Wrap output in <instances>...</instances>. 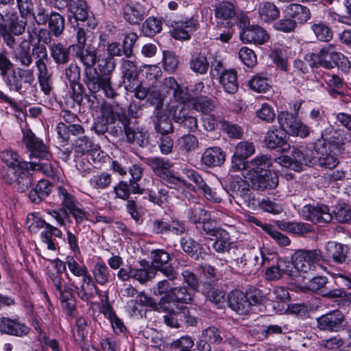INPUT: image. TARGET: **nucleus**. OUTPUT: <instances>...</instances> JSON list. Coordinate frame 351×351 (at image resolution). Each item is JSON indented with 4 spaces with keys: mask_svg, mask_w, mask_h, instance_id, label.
I'll use <instances>...</instances> for the list:
<instances>
[{
    "mask_svg": "<svg viewBox=\"0 0 351 351\" xmlns=\"http://www.w3.org/2000/svg\"><path fill=\"white\" fill-rule=\"evenodd\" d=\"M300 106V103H296L293 105L294 114L282 111L278 114L277 118L280 128L287 134L305 138L309 134L310 130L308 127L298 118Z\"/></svg>",
    "mask_w": 351,
    "mask_h": 351,
    "instance_id": "obj_5",
    "label": "nucleus"
},
{
    "mask_svg": "<svg viewBox=\"0 0 351 351\" xmlns=\"http://www.w3.org/2000/svg\"><path fill=\"white\" fill-rule=\"evenodd\" d=\"M231 191V196L234 198H240L248 206H254L256 199L252 195L249 185L241 178H234L228 185Z\"/></svg>",
    "mask_w": 351,
    "mask_h": 351,
    "instance_id": "obj_22",
    "label": "nucleus"
},
{
    "mask_svg": "<svg viewBox=\"0 0 351 351\" xmlns=\"http://www.w3.org/2000/svg\"><path fill=\"white\" fill-rule=\"evenodd\" d=\"M250 88L258 93H265L269 89L268 80L262 74L253 76L248 82Z\"/></svg>",
    "mask_w": 351,
    "mask_h": 351,
    "instance_id": "obj_63",
    "label": "nucleus"
},
{
    "mask_svg": "<svg viewBox=\"0 0 351 351\" xmlns=\"http://www.w3.org/2000/svg\"><path fill=\"white\" fill-rule=\"evenodd\" d=\"M161 88L167 93L172 91L174 101L180 104L191 102L193 99L188 88L180 86L173 77H165L162 81Z\"/></svg>",
    "mask_w": 351,
    "mask_h": 351,
    "instance_id": "obj_16",
    "label": "nucleus"
},
{
    "mask_svg": "<svg viewBox=\"0 0 351 351\" xmlns=\"http://www.w3.org/2000/svg\"><path fill=\"white\" fill-rule=\"evenodd\" d=\"M302 215L304 219L314 223H328L333 218L329 207L325 204L305 205Z\"/></svg>",
    "mask_w": 351,
    "mask_h": 351,
    "instance_id": "obj_10",
    "label": "nucleus"
},
{
    "mask_svg": "<svg viewBox=\"0 0 351 351\" xmlns=\"http://www.w3.org/2000/svg\"><path fill=\"white\" fill-rule=\"evenodd\" d=\"M179 149L185 153H189L198 148L199 141L196 136L192 134H184L177 141Z\"/></svg>",
    "mask_w": 351,
    "mask_h": 351,
    "instance_id": "obj_58",
    "label": "nucleus"
},
{
    "mask_svg": "<svg viewBox=\"0 0 351 351\" xmlns=\"http://www.w3.org/2000/svg\"><path fill=\"white\" fill-rule=\"evenodd\" d=\"M244 178L250 180L254 189L260 191L274 189L279 182L278 174L273 171L254 174L252 176H244Z\"/></svg>",
    "mask_w": 351,
    "mask_h": 351,
    "instance_id": "obj_18",
    "label": "nucleus"
},
{
    "mask_svg": "<svg viewBox=\"0 0 351 351\" xmlns=\"http://www.w3.org/2000/svg\"><path fill=\"white\" fill-rule=\"evenodd\" d=\"M168 110L174 122L178 123L188 132H194L197 130V118L190 114L189 110L184 106H169Z\"/></svg>",
    "mask_w": 351,
    "mask_h": 351,
    "instance_id": "obj_13",
    "label": "nucleus"
},
{
    "mask_svg": "<svg viewBox=\"0 0 351 351\" xmlns=\"http://www.w3.org/2000/svg\"><path fill=\"white\" fill-rule=\"evenodd\" d=\"M26 40H23L21 43L20 50L14 54V58L21 66L29 67L33 62V56L29 53V44L26 45Z\"/></svg>",
    "mask_w": 351,
    "mask_h": 351,
    "instance_id": "obj_54",
    "label": "nucleus"
},
{
    "mask_svg": "<svg viewBox=\"0 0 351 351\" xmlns=\"http://www.w3.org/2000/svg\"><path fill=\"white\" fill-rule=\"evenodd\" d=\"M235 14L234 5L230 2L225 1L218 4L215 8V15L217 20V28L219 30L220 23L223 24V21H226L227 25H230L228 21Z\"/></svg>",
    "mask_w": 351,
    "mask_h": 351,
    "instance_id": "obj_45",
    "label": "nucleus"
},
{
    "mask_svg": "<svg viewBox=\"0 0 351 351\" xmlns=\"http://www.w3.org/2000/svg\"><path fill=\"white\" fill-rule=\"evenodd\" d=\"M123 128L124 134L128 143L135 144L142 147L147 146L149 135L147 132L142 130H135L130 126V123L125 125Z\"/></svg>",
    "mask_w": 351,
    "mask_h": 351,
    "instance_id": "obj_38",
    "label": "nucleus"
},
{
    "mask_svg": "<svg viewBox=\"0 0 351 351\" xmlns=\"http://www.w3.org/2000/svg\"><path fill=\"white\" fill-rule=\"evenodd\" d=\"M27 39L26 45L29 44L32 46V54L35 60H49L48 53L46 47L40 44V36L38 34L35 27H29L27 30Z\"/></svg>",
    "mask_w": 351,
    "mask_h": 351,
    "instance_id": "obj_25",
    "label": "nucleus"
},
{
    "mask_svg": "<svg viewBox=\"0 0 351 351\" xmlns=\"http://www.w3.org/2000/svg\"><path fill=\"white\" fill-rule=\"evenodd\" d=\"M91 272L93 281L101 286L106 285L112 277L110 270L103 261L97 262L93 266Z\"/></svg>",
    "mask_w": 351,
    "mask_h": 351,
    "instance_id": "obj_41",
    "label": "nucleus"
},
{
    "mask_svg": "<svg viewBox=\"0 0 351 351\" xmlns=\"http://www.w3.org/2000/svg\"><path fill=\"white\" fill-rule=\"evenodd\" d=\"M50 156L46 158H38L39 162H31L32 171H40L47 177L54 178L57 175L58 169L54 162L51 161Z\"/></svg>",
    "mask_w": 351,
    "mask_h": 351,
    "instance_id": "obj_42",
    "label": "nucleus"
},
{
    "mask_svg": "<svg viewBox=\"0 0 351 351\" xmlns=\"http://www.w3.org/2000/svg\"><path fill=\"white\" fill-rule=\"evenodd\" d=\"M96 284L90 274L83 278L80 287H75L78 297L85 302L93 298L99 291Z\"/></svg>",
    "mask_w": 351,
    "mask_h": 351,
    "instance_id": "obj_35",
    "label": "nucleus"
},
{
    "mask_svg": "<svg viewBox=\"0 0 351 351\" xmlns=\"http://www.w3.org/2000/svg\"><path fill=\"white\" fill-rule=\"evenodd\" d=\"M316 57L317 64L328 69L338 67L343 72H349L351 63L343 53L338 51L335 45L329 44L322 47L317 54H312Z\"/></svg>",
    "mask_w": 351,
    "mask_h": 351,
    "instance_id": "obj_2",
    "label": "nucleus"
},
{
    "mask_svg": "<svg viewBox=\"0 0 351 351\" xmlns=\"http://www.w3.org/2000/svg\"><path fill=\"white\" fill-rule=\"evenodd\" d=\"M55 289L60 295L62 307L67 311L69 315H71L75 309V300L68 285L62 286L61 290Z\"/></svg>",
    "mask_w": 351,
    "mask_h": 351,
    "instance_id": "obj_53",
    "label": "nucleus"
},
{
    "mask_svg": "<svg viewBox=\"0 0 351 351\" xmlns=\"http://www.w3.org/2000/svg\"><path fill=\"white\" fill-rule=\"evenodd\" d=\"M138 36L134 32H130L125 35L122 45L117 42L108 44L107 51L108 54L114 58V56H124L130 58L133 54V47L136 42Z\"/></svg>",
    "mask_w": 351,
    "mask_h": 351,
    "instance_id": "obj_19",
    "label": "nucleus"
},
{
    "mask_svg": "<svg viewBox=\"0 0 351 351\" xmlns=\"http://www.w3.org/2000/svg\"><path fill=\"white\" fill-rule=\"evenodd\" d=\"M159 311L166 313L163 319L165 323L171 328H179L182 324V317H184V313L181 312V309L176 311L174 306L171 305L170 310H164L160 308Z\"/></svg>",
    "mask_w": 351,
    "mask_h": 351,
    "instance_id": "obj_56",
    "label": "nucleus"
},
{
    "mask_svg": "<svg viewBox=\"0 0 351 351\" xmlns=\"http://www.w3.org/2000/svg\"><path fill=\"white\" fill-rule=\"evenodd\" d=\"M145 163L152 169L154 173L164 180L173 171L170 169L171 163L160 157H151L145 159Z\"/></svg>",
    "mask_w": 351,
    "mask_h": 351,
    "instance_id": "obj_36",
    "label": "nucleus"
},
{
    "mask_svg": "<svg viewBox=\"0 0 351 351\" xmlns=\"http://www.w3.org/2000/svg\"><path fill=\"white\" fill-rule=\"evenodd\" d=\"M49 60L35 61V66L37 69V77L41 90L45 95H49L52 90V74L49 71L47 63Z\"/></svg>",
    "mask_w": 351,
    "mask_h": 351,
    "instance_id": "obj_27",
    "label": "nucleus"
},
{
    "mask_svg": "<svg viewBox=\"0 0 351 351\" xmlns=\"http://www.w3.org/2000/svg\"><path fill=\"white\" fill-rule=\"evenodd\" d=\"M219 83L225 92L228 94H234L239 88L237 72L234 69L223 71L219 75Z\"/></svg>",
    "mask_w": 351,
    "mask_h": 351,
    "instance_id": "obj_40",
    "label": "nucleus"
},
{
    "mask_svg": "<svg viewBox=\"0 0 351 351\" xmlns=\"http://www.w3.org/2000/svg\"><path fill=\"white\" fill-rule=\"evenodd\" d=\"M0 158L12 171L20 168L26 169L28 165L27 162L23 160L16 152L11 150L3 151L0 154Z\"/></svg>",
    "mask_w": 351,
    "mask_h": 351,
    "instance_id": "obj_43",
    "label": "nucleus"
},
{
    "mask_svg": "<svg viewBox=\"0 0 351 351\" xmlns=\"http://www.w3.org/2000/svg\"><path fill=\"white\" fill-rule=\"evenodd\" d=\"M53 265L55 271L49 273V283L53 289H59L61 290L62 286L66 285L64 276L68 277V274L65 273L66 261L64 262L59 258L51 261Z\"/></svg>",
    "mask_w": 351,
    "mask_h": 351,
    "instance_id": "obj_32",
    "label": "nucleus"
},
{
    "mask_svg": "<svg viewBox=\"0 0 351 351\" xmlns=\"http://www.w3.org/2000/svg\"><path fill=\"white\" fill-rule=\"evenodd\" d=\"M313 160L311 151L302 146L293 147L291 156H281L276 159L282 167L295 171H300L304 166H309Z\"/></svg>",
    "mask_w": 351,
    "mask_h": 351,
    "instance_id": "obj_6",
    "label": "nucleus"
},
{
    "mask_svg": "<svg viewBox=\"0 0 351 351\" xmlns=\"http://www.w3.org/2000/svg\"><path fill=\"white\" fill-rule=\"evenodd\" d=\"M311 29L315 38L321 42H329L333 36L330 27L322 21H313L310 23Z\"/></svg>",
    "mask_w": 351,
    "mask_h": 351,
    "instance_id": "obj_48",
    "label": "nucleus"
},
{
    "mask_svg": "<svg viewBox=\"0 0 351 351\" xmlns=\"http://www.w3.org/2000/svg\"><path fill=\"white\" fill-rule=\"evenodd\" d=\"M192 298V292L185 287L171 289L158 302L159 309L170 310L171 305L175 306L176 302L189 303Z\"/></svg>",
    "mask_w": 351,
    "mask_h": 351,
    "instance_id": "obj_11",
    "label": "nucleus"
},
{
    "mask_svg": "<svg viewBox=\"0 0 351 351\" xmlns=\"http://www.w3.org/2000/svg\"><path fill=\"white\" fill-rule=\"evenodd\" d=\"M71 48L61 43H53L49 47L50 55L57 64H66L69 60Z\"/></svg>",
    "mask_w": 351,
    "mask_h": 351,
    "instance_id": "obj_46",
    "label": "nucleus"
},
{
    "mask_svg": "<svg viewBox=\"0 0 351 351\" xmlns=\"http://www.w3.org/2000/svg\"><path fill=\"white\" fill-rule=\"evenodd\" d=\"M235 258L231 261L244 274H255L263 265L266 257L262 251L258 253L250 250L234 249Z\"/></svg>",
    "mask_w": 351,
    "mask_h": 351,
    "instance_id": "obj_3",
    "label": "nucleus"
},
{
    "mask_svg": "<svg viewBox=\"0 0 351 351\" xmlns=\"http://www.w3.org/2000/svg\"><path fill=\"white\" fill-rule=\"evenodd\" d=\"M317 327L322 330L340 332L345 328V317L339 311H334L317 319Z\"/></svg>",
    "mask_w": 351,
    "mask_h": 351,
    "instance_id": "obj_14",
    "label": "nucleus"
},
{
    "mask_svg": "<svg viewBox=\"0 0 351 351\" xmlns=\"http://www.w3.org/2000/svg\"><path fill=\"white\" fill-rule=\"evenodd\" d=\"M162 29V21L155 17H149L142 25V32L146 36H154Z\"/></svg>",
    "mask_w": 351,
    "mask_h": 351,
    "instance_id": "obj_60",
    "label": "nucleus"
},
{
    "mask_svg": "<svg viewBox=\"0 0 351 351\" xmlns=\"http://www.w3.org/2000/svg\"><path fill=\"white\" fill-rule=\"evenodd\" d=\"M226 160V154L219 147H210L204 150L201 156V162L207 167H219Z\"/></svg>",
    "mask_w": 351,
    "mask_h": 351,
    "instance_id": "obj_30",
    "label": "nucleus"
},
{
    "mask_svg": "<svg viewBox=\"0 0 351 351\" xmlns=\"http://www.w3.org/2000/svg\"><path fill=\"white\" fill-rule=\"evenodd\" d=\"M241 40L245 43L263 45L269 39V34L259 25H251L240 33Z\"/></svg>",
    "mask_w": 351,
    "mask_h": 351,
    "instance_id": "obj_28",
    "label": "nucleus"
},
{
    "mask_svg": "<svg viewBox=\"0 0 351 351\" xmlns=\"http://www.w3.org/2000/svg\"><path fill=\"white\" fill-rule=\"evenodd\" d=\"M163 180L166 182L168 187L176 190L180 193H184L186 189L194 190V187L191 184L173 171L169 174Z\"/></svg>",
    "mask_w": 351,
    "mask_h": 351,
    "instance_id": "obj_49",
    "label": "nucleus"
},
{
    "mask_svg": "<svg viewBox=\"0 0 351 351\" xmlns=\"http://www.w3.org/2000/svg\"><path fill=\"white\" fill-rule=\"evenodd\" d=\"M66 263L70 272L75 277L83 278L90 275L86 266L84 263H78L74 256H68L66 258Z\"/></svg>",
    "mask_w": 351,
    "mask_h": 351,
    "instance_id": "obj_59",
    "label": "nucleus"
},
{
    "mask_svg": "<svg viewBox=\"0 0 351 351\" xmlns=\"http://www.w3.org/2000/svg\"><path fill=\"white\" fill-rule=\"evenodd\" d=\"M188 218L193 223L208 222L210 215L207 210L200 206L191 208L188 212Z\"/></svg>",
    "mask_w": 351,
    "mask_h": 351,
    "instance_id": "obj_61",
    "label": "nucleus"
},
{
    "mask_svg": "<svg viewBox=\"0 0 351 351\" xmlns=\"http://www.w3.org/2000/svg\"><path fill=\"white\" fill-rule=\"evenodd\" d=\"M68 12L77 21L86 22L88 28L93 29L97 23L89 17L87 3L85 0H69L66 5Z\"/></svg>",
    "mask_w": 351,
    "mask_h": 351,
    "instance_id": "obj_21",
    "label": "nucleus"
},
{
    "mask_svg": "<svg viewBox=\"0 0 351 351\" xmlns=\"http://www.w3.org/2000/svg\"><path fill=\"white\" fill-rule=\"evenodd\" d=\"M288 16L295 21L296 23H306L311 19L310 10L303 5L299 3H291L287 8Z\"/></svg>",
    "mask_w": 351,
    "mask_h": 351,
    "instance_id": "obj_39",
    "label": "nucleus"
},
{
    "mask_svg": "<svg viewBox=\"0 0 351 351\" xmlns=\"http://www.w3.org/2000/svg\"><path fill=\"white\" fill-rule=\"evenodd\" d=\"M101 119L107 123H115L119 121L123 127L128 123H131V119L125 109L108 104L104 105L101 109Z\"/></svg>",
    "mask_w": 351,
    "mask_h": 351,
    "instance_id": "obj_23",
    "label": "nucleus"
},
{
    "mask_svg": "<svg viewBox=\"0 0 351 351\" xmlns=\"http://www.w3.org/2000/svg\"><path fill=\"white\" fill-rule=\"evenodd\" d=\"M273 161L270 156L267 154H258L256 157L249 161V169L244 176H252L254 174H259L267 171L272 166Z\"/></svg>",
    "mask_w": 351,
    "mask_h": 351,
    "instance_id": "obj_31",
    "label": "nucleus"
},
{
    "mask_svg": "<svg viewBox=\"0 0 351 351\" xmlns=\"http://www.w3.org/2000/svg\"><path fill=\"white\" fill-rule=\"evenodd\" d=\"M259 19L265 23H271L280 16L279 8L273 3L264 1L258 9Z\"/></svg>",
    "mask_w": 351,
    "mask_h": 351,
    "instance_id": "obj_44",
    "label": "nucleus"
},
{
    "mask_svg": "<svg viewBox=\"0 0 351 351\" xmlns=\"http://www.w3.org/2000/svg\"><path fill=\"white\" fill-rule=\"evenodd\" d=\"M182 172L196 185L197 189L201 191L204 197L213 202H220L221 199L204 180L202 176L195 169L184 167Z\"/></svg>",
    "mask_w": 351,
    "mask_h": 351,
    "instance_id": "obj_15",
    "label": "nucleus"
},
{
    "mask_svg": "<svg viewBox=\"0 0 351 351\" xmlns=\"http://www.w3.org/2000/svg\"><path fill=\"white\" fill-rule=\"evenodd\" d=\"M152 266L155 271H160L170 280H175L178 273L171 265H167L170 260L169 254L165 250H154L151 252Z\"/></svg>",
    "mask_w": 351,
    "mask_h": 351,
    "instance_id": "obj_12",
    "label": "nucleus"
},
{
    "mask_svg": "<svg viewBox=\"0 0 351 351\" xmlns=\"http://www.w3.org/2000/svg\"><path fill=\"white\" fill-rule=\"evenodd\" d=\"M326 256L337 264H348L351 262V252L348 245L330 241L325 245Z\"/></svg>",
    "mask_w": 351,
    "mask_h": 351,
    "instance_id": "obj_17",
    "label": "nucleus"
},
{
    "mask_svg": "<svg viewBox=\"0 0 351 351\" xmlns=\"http://www.w3.org/2000/svg\"><path fill=\"white\" fill-rule=\"evenodd\" d=\"M230 308L238 314H246L250 310L244 293L239 290L232 291L228 296Z\"/></svg>",
    "mask_w": 351,
    "mask_h": 351,
    "instance_id": "obj_37",
    "label": "nucleus"
},
{
    "mask_svg": "<svg viewBox=\"0 0 351 351\" xmlns=\"http://www.w3.org/2000/svg\"><path fill=\"white\" fill-rule=\"evenodd\" d=\"M277 226L281 230L295 234H304L311 231V226L306 223L278 221Z\"/></svg>",
    "mask_w": 351,
    "mask_h": 351,
    "instance_id": "obj_47",
    "label": "nucleus"
},
{
    "mask_svg": "<svg viewBox=\"0 0 351 351\" xmlns=\"http://www.w3.org/2000/svg\"><path fill=\"white\" fill-rule=\"evenodd\" d=\"M95 144L87 136L79 137L73 143L75 152L79 155L88 154Z\"/></svg>",
    "mask_w": 351,
    "mask_h": 351,
    "instance_id": "obj_64",
    "label": "nucleus"
},
{
    "mask_svg": "<svg viewBox=\"0 0 351 351\" xmlns=\"http://www.w3.org/2000/svg\"><path fill=\"white\" fill-rule=\"evenodd\" d=\"M124 20L131 25L139 24L146 16V8L137 1H130L122 9Z\"/></svg>",
    "mask_w": 351,
    "mask_h": 351,
    "instance_id": "obj_24",
    "label": "nucleus"
},
{
    "mask_svg": "<svg viewBox=\"0 0 351 351\" xmlns=\"http://www.w3.org/2000/svg\"><path fill=\"white\" fill-rule=\"evenodd\" d=\"M331 143L323 138L317 139L314 143L315 151L319 155L317 158L320 167L333 169L339 164V159L332 154Z\"/></svg>",
    "mask_w": 351,
    "mask_h": 351,
    "instance_id": "obj_9",
    "label": "nucleus"
},
{
    "mask_svg": "<svg viewBox=\"0 0 351 351\" xmlns=\"http://www.w3.org/2000/svg\"><path fill=\"white\" fill-rule=\"evenodd\" d=\"M112 182V175L107 172L97 173L93 175L88 181L90 186L99 191L109 188Z\"/></svg>",
    "mask_w": 351,
    "mask_h": 351,
    "instance_id": "obj_50",
    "label": "nucleus"
},
{
    "mask_svg": "<svg viewBox=\"0 0 351 351\" xmlns=\"http://www.w3.org/2000/svg\"><path fill=\"white\" fill-rule=\"evenodd\" d=\"M32 166L28 162V165L26 169H17L13 171L14 178L11 180L10 182H16V188L19 192H24L27 190L32 184L33 177Z\"/></svg>",
    "mask_w": 351,
    "mask_h": 351,
    "instance_id": "obj_33",
    "label": "nucleus"
},
{
    "mask_svg": "<svg viewBox=\"0 0 351 351\" xmlns=\"http://www.w3.org/2000/svg\"><path fill=\"white\" fill-rule=\"evenodd\" d=\"M23 141L27 149L30 152V156L35 158H46L50 156L48 147L43 141L37 137L30 130L23 132Z\"/></svg>",
    "mask_w": 351,
    "mask_h": 351,
    "instance_id": "obj_20",
    "label": "nucleus"
},
{
    "mask_svg": "<svg viewBox=\"0 0 351 351\" xmlns=\"http://www.w3.org/2000/svg\"><path fill=\"white\" fill-rule=\"evenodd\" d=\"M155 130L161 135L173 133V125L166 112L158 105L156 107L152 117Z\"/></svg>",
    "mask_w": 351,
    "mask_h": 351,
    "instance_id": "obj_26",
    "label": "nucleus"
},
{
    "mask_svg": "<svg viewBox=\"0 0 351 351\" xmlns=\"http://www.w3.org/2000/svg\"><path fill=\"white\" fill-rule=\"evenodd\" d=\"M75 56L86 66L85 68V77L84 83L88 87V90L93 93L99 92V80H101L100 84L101 85L108 86L109 84V79L108 78H99V73L93 65L97 61V53L95 50L86 49L84 48L78 49L76 50Z\"/></svg>",
    "mask_w": 351,
    "mask_h": 351,
    "instance_id": "obj_1",
    "label": "nucleus"
},
{
    "mask_svg": "<svg viewBox=\"0 0 351 351\" xmlns=\"http://www.w3.org/2000/svg\"><path fill=\"white\" fill-rule=\"evenodd\" d=\"M138 264L139 267L119 268L117 275L118 279L123 282L133 279L143 285L155 277L156 271L148 261L141 260Z\"/></svg>",
    "mask_w": 351,
    "mask_h": 351,
    "instance_id": "obj_7",
    "label": "nucleus"
},
{
    "mask_svg": "<svg viewBox=\"0 0 351 351\" xmlns=\"http://www.w3.org/2000/svg\"><path fill=\"white\" fill-rule=\"evenodd\" d=\"M189 67L197 74H206L209 68V62L206 57L199 53L192 56L189 60Z\"/></svg>",
    "mask_w": 351,
    "mask_h": 351,
    "instance_id": "obj_52",
    "label": "nucleus"
},
{
    "mask_svg": "<svg viewBox=\"0 0 351 351\" xmlns=\"http://www.w3.org/2000/svg\"><path fill=\"white\" fill-rule=\"evenodd\" d=\"M65 20L60 13L53 11L48 20L49 29L53 36L59 37L64 32Z\"/></svg>",
    "mask_w": 351,
    "mask_h": 351,
    "instance_id": "obj_51",
    "label": "nucleus"
},
{
    "mask_svg": "<svg viewBox=\"0 0 351 351\" xmlns=\"http://www.w3.org/2000/svg\"><path fill=\"white\" fill-rule=\"evenodd\" d=\"M215 237L216 240L213 244V247L216 252L223 253L230 250V237L226 230L221 229L216 233Z\"/></svg>",
    "mask_w": 351,
    "mask_h": 351,
    "instance_id": "obj_55",
    "label": "nucleus"
},
{
    "mask_svg": "<svg viewBox=\"0 0 351 351\" xmlns=\"http://www.w3.org/2000/svg\"><path fill=\"white\" fill-rule=\"evenodd\" d=\"M30 328L17 319L3 317L0 319V331L10 335L23 337L29 333Z\"/></svg>",
    "mask_w": 351,
    "mask_h": 351,
    "instance_id": "obj_29",
    "label": "nucleus"
},
{
    "mask_svg": "<svg viewBox=\"0 0 351 351\" xmlns=\"http://www.w3.org/2000/svg\"><path fill=\"white\" fill-rule=\"evenodd\" d=\"M264 142L267 147L274 149L282 147L283 151H287L291 146L287 143L283 133L277 128L269 130L265 135Z\"/></svg>",
    "mask_w": 351,
    "mask_h": 351,
    "instance_id": "obj_34",
    "label": "nucleus"
},
{
    "mask_svg": "<svg viewBox=\"0 0 351 351\" xmlns=\"http://www.w3.org/2000/svg\"><path fill=\"white\" fill-rule=\"evenodd\" d=\"M323 260L320 250H302L296 256L297 272L304 278L318 274L322 267L319 262Z\"/></svg>",
    "mask_w": 351,
    "mask_h": 351,
    "instance_id": "obj_4",
    "label": "nucleus"
},
{
    "mask_svg": "<svg viewBox=\"0 0 351 351\" xmlns=\"http://www.w3.org/2000/svg\"><path fill=\"white\" fill-rule=\"evenodd\" d=\"M116 67V62L114 59L111 57V56H99L97 58V69L99 71L100 75H99V78H108L109 79V84L106 86L104 85H101L100 82L101 80H99L98 84H99V90H102L105 95L108 98H114L116 95L115 90L112 87V82H111V75L114 71Z\"/></svg>",
    "mask_w": 351,
    "mask_h": 351,
    "instance_id": "obj_8",
    "label": "nucleus"
},
{
    "mask_svg": "<svg viewBox=\"0 0 351 351\" xmlns=\"http://www.w3.org/2000/svg\"><path fill=\"white\" fill-rule=\"evenodd\" d=\"M193 108L205 115L215 112L213 101L207 97H195L191 101Z\"/></svg>",
    "mask_w": 351,
    "mask_h": 351,
    "instance_id": "obj_57",
    "label": "nucleus"
},
{
    "mask_svg": "<svg viewBox=\"0 0 351 351\" xmlns=\"http://www.w3.org/2000/svg\"><path fill=\"white\" fill-rule=\"evenodd\" d=\"M182 249L191 257L197 258L202 247L199 243L190 237H183L180 240Z\"/></svg>",
    "mask_w": 351,
    "mask_h": 351,
    "instance_id": "obj_62",
    "label": "nucleus"
}]
</instances>
